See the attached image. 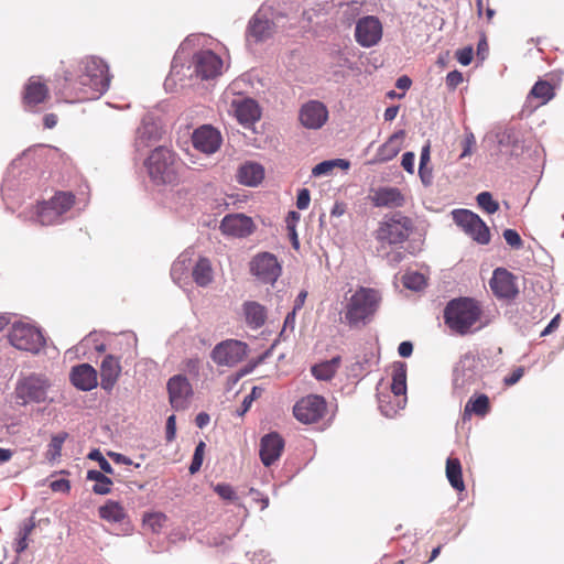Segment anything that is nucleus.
<instances>
[{
  "label": "nucleus",
  "mask_w": 564,
  "mask_h": 564,
  "mask_svg": "<svg viewBox=\"0 0 564 564\" xmlns=\"http://www.w3.org/2000/svg\"><path fill=\"white\" fill-rule=\"evenodd\" d=\"M111 76L108 65L101 58L89 56L80 59L75 70L65 72V80L78 85L87 99H98L110 85Z\"/></svg>",
  "instance_id": "f257e3e1"
},
{
  "label": "nucleus",
  "mask_w": 564,
  "mask_h": 564,
  "mask_svg": "<svg viewBox=\"0 0 564 564\" xmlns=\"http://www.w3.org/2000/svg\"><path fill=\"white\" fill-rule=\"evenodd\" d=\"M181 162L176 154L165 148H155L145 161V167L155 185H173L178 181Z\"/></svg>",
  "instance_id": "f03ea898"
},
{
  "label": "nucleus",
  "mask_w": 564,
  "mask_h": 564,
  "mask_svg": "<svg viewBox=\"0 0 564 564\" xmlns=\"http://www.w3.org/2000/svg\"><path fill=\"white\" fill-rule=\"evenodd\" d=\"M481 314L478 303L469 297L449 301L444 310L445 324L455 333L465 335L476 324Z\"/></svg>",
  "instance_id": "7ed1b4c3"
},
{
  "label": "nucleus",
  "mask_w": 564,
  "mask_h": 564,
  "mask_svg": "<svg viewBox=\"0 0 564 564\" xmlns=\"http://www.w3.org/2000/svg\"><path fill=\"white\" fill-rule=\"evenodd\" d=\"M481 378L480 360L471 352L460 357L453 370V393L459 399L478 389Z\"/></svg>",
  "instance_id": "20e7f679"
},
{
  "label": "nucleus",
  "mask_w": 564,
  "mask_h": 564,
  "mask_svg": "<svg viewBox=\"0 0 564 564\" xmlns=\"http://www.w3.org/2000/svg\"><path fill=\"white\" fill-rule=\"evenodd\" d=\"M53 382L44 373H31L17 382L15 395L21 405L30 403H52L54 399L50 395Z\"/></svg>",
  "instance_id": "39448f33"
},
{
  "label": "nucleus",
  "mask_w": 564,
  "mask_h": 564,
  "mask_svg": "<svg viewBox=\"0 0 564 564\" xmlns=\"http://www.w3.org/2000/svg\"><path fill=\"white\" fill-rule=\"evenodd\" d=\"M380 294L370 288H359L346 305L345 318L350 326H356L373 315L380 302Z\"/></svg>",
  "instance_id": "423d86ee"
},
{
  "label": "nucleus",
  "mask_w": 564,
  "mask_h": 564,
  "mask_svg": "<svg viewBox=\"0 0 564 564\" xmlns=\"http://www.w3.org/2000/svg\"><path fill=\"white\" fill-rule=\"evenodd\" d=\"M75 203L70 192H57L51 199L39 203L35 215L42 226H54L68 219V213Z\"/></svg>",
  "instance_id": "0eeeda50"
},
{
  "label": "nucleus",
  "mask_w": 564,
  "mask_h": 564,
  "mask_svg": "<svg viewBox=\"0 0 564 564\" xmlns=\"http://www.w3.org/2000/svg\"><path fill=\"white\" fill-rule=\"evenodd\" d=\"M412 229V220L401 213L386 216L377 230V239L381 243L379 251L384 249L386 243L392 246L404 242Z\"/></svg>",
  "instance_id": "6e6552de"
},
{
  "label": "nucleus",
  "mask_w": 564,
  "mask_h": 564,
  "mask_svg": "<svg viewBox=\"0 0 564 564\" xmlns=\"http://www.w3.org/2000/svg\"><path fill=\"white\" fill-rule=\"evenodd\" d=\"M10 344L19 350L39 354L45 345L42 332L24 322H14L8 333Z\"/></svg>",
  "instance_id": "1a4fd4ad"
},
{
  "label": "nucleus",
  "mask_w": 564,
  "mask_h": 564,
  "mask_svg": "<svg viewBox=\"0 0 564 564\" xmlns=\"http://www.w3.org/2000/svg\"><path fill=\"white\" fill-rule=\"evenodd\" d=\"M275 31L274 11L271 7L261 6L249 20L246 36L248 42L262 43L268 41Z\"/></svg>",
  "instance_id": "9d476101"
},
{
  "label": "nucleus",
  "mask_w": 564,
  "mask_h": 564,
  "mask_svg": "<svg viewBox=\"0 0 564 564\" xmlns=\"http://www.w3.org/2000/svg\"><path fill=\"white\" fill-rule=\"evenodd\" d=\"M188 76L202 80L213 79L221 74L223 59L213 51L205 50L195 53L191 64L186 67Z\"/></svg>",
  "instance_id": "9b49d317"
},
{
  "label": "nucleus",
  "mask_w": 564,
  "mask_h": 564,
  "mask_svg": "<svg viewBox=\"0 0 564 564\" xmlns=\"http://www.w3.org/2000/svg\"><path fill=\"white\" fill-rule=\"evenodd\" d=\"M455 224L479 245L490 241V231L484 220L468 209H455L452 213Z\"/></svg>",
  "instance_id": "f8f14e48"
},
{
  "label": "nucleus",
  "mask_w": 564,
  "mask_h": 564,
  "mask_svg": "<svg viewBox=\"0 0 564 564\" xmlns=\"http://www.w3.org/2000/svg\"><path fill=\"white\" fill-rule=\"evenodd\" d=\"M391 391L397 399V406L384 405L383 399H379V410L386 417H393L406 403V368L404 364H397L392 370Z\"/></svg>",
  "instance_id": "ddd939ff"
},
{
  "label": "nucleus",
  "mask_w": 564,
  "mask_h": 564,
  "mask_svg": "<svg viewBox=\"0 0 564 564\" xmlns=\"http://www.w3.org/2000/svg\"><path fill=\"white\" fill-rule=\"evenodd\" d=\"M246 343L236 339H226L217 344L212 350V359L218 366L234 367L247 356Z\"/></svg>",
  "instance_id": "4468645a"
},
{
  "label": "nucleus",
  "mask_w": 564,
  "mask_h": 564,
  "mask_svg": "<svg viewBox=\"0 0 564 564\" xmlns=\"http://www.w3.org/2000/svg\"><path fill=\"white\" fill-rule=\"evenodd\" d=\"M326 412V401L317 394H310L299 400L293 406V414L303 424L318 422Z\"/></svg>",
  "instance_id": "2eb2a0df"
},
{
  "label": "nucleus",
  "mask_w": 564,
  "mask_h": 564,
  "mask_svg": "<svg viewBox=\"0 0 564 564\" xmlns=\"http://www.w3.org/2000/svg\"><path fill=\"white\" fill-rule=\"evenodd\" d=\"M250 271L260 282L274 284L281 275L282 268L274 254L262 252L251 260Z\"/></svg>",
  "instance_id": "dca6fc26"
},
{
  "label": "nucleus",
  "mask_w": 564,
  "mask_h": 564,
  "mask_svg": "<svg viewBox=\"0 0 564 564\" xmlns=\"http://www.w3.org/2000/svg\"><path fill=\"white\" fill-rule=\"evenodd\" d=\"M166 388L172 408L176 411L185 410L193 395L188 379L183 375H175L169 379Z\"/></svg>",
  "instance_id": "f3484780"
},
{
  "label": "nucleus",
  "mask_w": 564,
  "mask_h": 564,
  "mask_svg": "<svg viewBox=\"0 0 564 564\" xmlns=\"http://www.w3.org/2000/svg\"><path fill=\"white\" fill-rule=\"evenodd\" d=\"M355 37L364 47L376 45L382 37V24L379 19L373 15L359 19L355 28Z\"/></svg>",
  "instance_id": "a211bd4d"
},
{
  "label": "nucleus",
  "mask_w": 564,
  "mask_h": 564,
  "mask_svg": "<svg viewBox=\"0 0 564 564\" xmlns=\"http://www.w3.org/2000/svg\"><path fill=\"white\" fill-rule=\"evenodd\" d=\"M301 123L312 130L321 129L328 119L327 107L317 100L305 102L300 110Z\"/></svg>",
  "instance_id": "6ab92c4d"
},
{
  "label": "nucleus",
  "mask_w": 564,
  "mask_h": 564,
  "mask_svg": "<svg viewBox=\"0 0 564 564\" xmlns=\"http://www.w3.org/2000/svg\"><path fill=\"white\" fill-rule=\"evenodd\" d=\"M192 142L196 150L206 153H215L221 144L220 132L209 124H204L192 134Z\"/></svg>",
  "instance_id": "aec40b11"
},
{
  "label": "nucleus",
  "mask_w": 564,
  "mask_h": 564,
  "mask_svg": "<svg viewBox=\"0 0 564 564\" xmlns=\"http://www.w3.org/2000/svg\"><path fill=\"white\" fill-rule=\"evenodd\" d=\"M490 288L495 295L501 299H514L519 293L516 276L503 268L494 271Z\"/></svg>",
  "instance_id": "412c9836"
},
{
  "label": "nucleus",
  "mask_w": 564,
  "mask_h": 564,
  "mask_svg": "<svg viewBox=\"0 0 564 564\" xmlns=\"http://www.w3.org/2000/svg\"><path fill=\"white\" fill-rule=\"evenodd\" d=\"M284 448V440L276 432L263 435L260 440L259 455L265 467L274 464L281 456Z\"/></svg>",
  "instance_id": "4be33fe9"
},
{
  "label": "nucleus",
  "mask_w": 564,
  "mask_h": 564,
  "mask_svg": "<svg viewBox=\"0 0 564 564\" xmlns=\"http://www.w3.org/2000/svg\"><path fill=\"white\" fill-rule=\"evenodd\" d=\"M69 380L80 391H90L98 386L97 371L89 364L74 366L69 373Z\"/></svg>",
  "instance_id": "5701e85b"
},
{
  "label": "nucleus",
  "mask_w": 564,
  "mask_h": 564,
  "mask_svg": "<svg viewBox=\"0 0 564 564\" xmlns=\"http://www.w3.org/2000/svg\"><path fill=\"white\" fill-rule=\"evenodd\" d=\"M252 219L243 214H230L223 218L220 230L225 235L246 237L252 232Z\"/></svg>",
  "instance_id": "b1692460"
},
{
  "label": "nucleus",
  "mask_w": 564,
  "mask_h": 564,
  "mask_svg": "<svg viewBox=\"0 0 564 564\" xmlns=\"http://www.w3.org/2000/svg\"><path fill=\"white\" fill-rule=\"evenodd\" d=\"M230 108L237 120L242 124H251L260 118L259 106L251 98L234 99Z\"/></svg>",
  "instance_id": "393cba45"
},
{
  "label": "nucleus",
  "mask_w": 564,
  "mask_h": 564,
  "mask_svg": "<svg viewBox=\"0 0 564 564\" xmlns=\"http://www.w3.org/2000/svg\"><path fill=\"white\" fill-rule=\"evenodd\" d=\"M121 373L120 361L112 355H107L100 365V386L106 391H111Z\"/></svg>",
  "instance_id": "a878e982"
},
{
  "label": "nucleus",
  "mask_w": 564,
  "mask_h": 564,
  "mask_svg": "<svg viewBox=\"0 0 564 564\" xmlns=\"http://www.w3.org/2000/svg\"><path fill=\"white\" fill-rule=\"evenodd\" d=\"M160 134L161 132L159 126L154 121L144 118L137 130V150L140 151L148 148L152 142L160 138Z\"/></svg>",
  "instance_id": "bb28decb"
},
{
  "label": "nucleus",
  "mask_w": 564,
  "mask_h": 564,
  "mask_svg": "<svg viewBox=\"0 0 564 564\" xmlns=\"http://www.w3.org/2000/svg\"><path fill=\"white\" fill-rule=\"evenodd\" d=\"M236 177L242 185L257 186L264 177V170L259 163L247 162L238 169Z\"/></svg>",
  "instance_id": "cd10ccee"
},
{
  "label": "nucleus",
  "mask_w": 564,
  "mask_h": 564,
  "mask_svg": "<svg viewBox=\"0 0 564 564\" xmlns=\"http://www.w3.org/2000/svg\"><path fill=\"white\" fill-rule=\"evenodd\" d=\"M372 202L377 207H401L404 197L397 187H381L376 191Z\"/></svg>",
  "instance_id": "c85d7f7f"
},
{
  "label": "nucleus",
  "mask_w": 564,
  "mask_h": 564,
  "mask_svg": "<svg viewBox=\"0 0 564 564\" xmlns=\"http://www.w3.org/2000/svg\"><path fill=\"white\" fill-rule=\"evenodd\" d=\"M48 95V89L44 83L32 77L25 86L24 102L28 107H34L43 102Z\"/></svg>",
  "instance_id": "c756f323"
},
{
  "label": "nucleus",
  "mask_w": 564,
  "mask_h": 564,
  "mask_svg": "<svg viewBox=\"0 0 564 564\" xmlns=\"http://www.w3.org/2000/svg\"><path fill=\"white\" fill-rule=\"evenodd\" d=\"M341 365V357L335 356L329 360L315 364L311 368L312 376L318 381L332 380Z\"/></svg>",
  "instance_id": "7c9ffc66"
},
{
  "label": "nucleus",
  "mask_w": 564,
  "mask_h": 564,
  "mask_svg": "<svg viewBox=\"0 0 564 564\" xmlns=\"http://www.w3.org/2000/svg\"><path fill=\"white\" fill-rule=\"evenodd\" d=\"M243 314L246 323L252 329L262 327L267 319V311L263 305L258 302L248 301L243 303Z\"/></svg>",
  "instance_id": "2f4dec72"
},
{
  "label": "nucleus",
  "mask_w": 564,
  "mask_h": 564,
  "mask_svg": "<svg viewBox=\"0 0 564 564\" xmlns=\"http://www.w3.org/2000/svg\"><path fill=\"white\" fill-rule=\"evenodd\" d=\"M496 139L501 148L511 149V153L520 149L521 133L513 126H506L496 133Z\"/></svg>",
  "instance_id": "473e14b6"
},
{
  "label": "nucleus",
  "mask_w": 564,
  "mask_h": 564,
  "mask_svg": "<svg viewBox=\"0 0 564 564\" xmlns=\"http://www.w3.org/2000/svg\"><path fill=\"white\" fill-rule=\"evenodd\" d=\"M192 276L198 286L209 285L214 279L210 261L207 258H199L192 270Z\"/></svg>",
  "instance_id": "72a5a7b5"
},
{
  "label": "nucleus",
  "mask_w": 564,
  "mask_h": 564,
  "mask_svg": "<svg viewBox=\"0 0 564 564\" xmlns=\"http://www.w3.org/2000/svg\"><path fill=\"white\" fill-rule=\"evenodd\" d=\"M404 135V130L394 132L389 140L379 148L378 154L380 159L383 161L393 159L401 150V142Z\"/></svg>",
  "instance_id": "f704fd0d"
},
{
  "label": "nucleus",
  "mask_w": 564,
  "mask_h": 564,
  "mask_svg": "<svg viewBox=\"0 0 564 564\" xmlns=\"http://www.w3.org/2000/svg\"><path fill=\"white\" fill-rule=\"evenodd\" d=\"M99 517L108 522L119 523L126 518L123 507L115 500H107V502L99 507Z\"/></svg>",
  "instance_id": "c9c22d12"
},
{
  "label": "nucleus",
  "mask_w": 564,
  "mask_h": 564,
  "mask_svg": "<svg viewBox=\"0 0 564 564\" xmlns=\"http://www.w3.org/2000/svg\"><path fill=\"white\" fill-rule=\"evenodd\" d=\"M446 477L451 486L458 491L465 489L462 465L458 458L448 457L446 460Z\"/></svg>",
  "instance_id": "e433bc0d"
},
{
  "label": "nucleus",
  "mask_w": 564,
  "mask_h": 564,
  "mask_svg": "<svg viewBox=\"0 0 564 564\" xmlns=\"http://www.w3.org/2000/svg\"><path fill=\"white\" fill-rule=\"evenodd\" d=\"M86 478L96 482L93 486V491L96 495H108L111 491L112 480L106 475V473L90 469L87 471Z\"/></svg>",
  "instance_id": "4c0bfd02"
},
{
  "label": "nucleus",
  "mask_w": 564,
  "mask_h": 564,
  "mask_svg": "<svg viewBox=\"0 0 564 564\" xmlns=\"http://www.w3.org/2000/svg\"><path fill=\"white\" fill-rule=\"evenodd\" d=\"M489 411V398L486 394H479L476 399L470 398L464 409V419L477 414L484 416Z\"/></svg>",
  "instance_id": "58836bf2"
},
{
  "label": "nucleus",
  "mask_w": 564,
  "mask_h": 564,
  "mask_svg": "<svg viewBox=\"0 0 564 564\" xmlns=\"http://www.w3.org/2000/svg\"><path fill=\"white\" fill-rule=\"evenodd\" d=\"M530 97L539 99L540 105H545L554 97V88L546 80H538L530 90Z\"/></svg>",
  "instance_id": "ea45409f"
},
{
  "label": "nucleus",
  "mask_w": 564,
  "mask_h": 564,
  "mask_svg": "<svg viewBox=\"0 0 564 564\" xmlns=\"http://www.w3.org/2000/svg\"><path fill=\"white\" fill-rule=\"evenodd\" d=\"M349 162L344 159H334L323 161L316 164L312 170V175L315 177L329 175L334 167H340L343 170H347L349 167Z\"/></svg>",
  "instance_id": "a19ab883"
},
{
  "label": "nucleus",
  "mask_w": 564,
  "mask_h": 564,
  "mask_svg": "<svg viewBox=\"0 0 564 564\" xmlns=\"http://www.w3.org/2000/svg\"><path fill=\"white\" fill-rule=\"evenodd\" d=\"M426 284L425 276L419 272H410L403 276V285L412 291H420Z\"/></svg>",
  "instance_id": "79ce46f5"
},
{
  "label": "nucleus",
  "mask_w": 564,
  "mask_h": 564,
  "mask_svg": "<svg viewBox=\"0 0 564 564\" xmlns=\"http://www.w3.org/2000/svg\"><path fill=\"white\" fill-rule=\"evenodd\" d=\"M478 206L488 214H495L499 209V204L492 198L491 193L481 192L476 197Z\"/></svg>",
  "instance_id": "37998d69"
},
{
  "label": "nucleus",
  "mask_w": 564,
  "mask_h": 564,
  "mask_svg": "<svg viewBox=\"0 0 564 564\" xmlns=\"http://www.w3.org/2000/svg\"><path fill=\"white\" fill-rule=\"evenodd\" d=\"M186 72H188L186 69V67H184L183 65H177L175 61H173L172 63V67H171V72H170V75L167 76L166 80H165V87H170L172 84H176L177 82L181 83V86H184V83L183 79L184 77L187 76Z\"/></svg>",
  "instance_id": "c03bdc74"
},
{
  "label": "nucleus",
  "mask_w": 564,
  "mask_h": 564,
  "mask_svg": "<svg viewBox=\"0 0 564 564\" xmlns=\"http://www.w3.org/2000/svg\"><path fill=\"white\" fill-rule=\"evenodd\" d=\"M166 521V516L163 513H149L144 517V525L151 529L152 532H159Z\"/></svg>",
  "instance_id": "a18cd8bd"
},
{
  "label": "nucleus",
  "mask_w": 564,
  "mask_h": 564,
  "mask_svg": "<svg viewBox=\"0 0 564 564\" xmlns=\"http://www.w3.org/2000/svg\"><path fill=\"white\" fill-rule=\"evenodd\" d=\"M205 446H206L205 443L203 441H200L195 447L192 463L188 468V470L192 475L197 473L202 467Z\"/></svg>",
  "instance_id": "49530a36"
},
{
  "label": "nucleus",
  "mask_w": 564,
  "mask_h": 564,
  "mask_svg": "<svg viewBox=\"0 0 564 564\" xmlns=\"http://www.w3.org/2000/svg\"><path fill=\"white\" fill-rule=\"evenodd\" d=\"M260 393L261 389L259 387H253L251 392L243 398L241 406L236 411V414L238 416H243L251 408L252 402L260 397Z\"/></svg>",
  "instance_id": "de8ad7c7"
},
{
  "label": "nucleus",
  "mask_w": 564,
  "mask_h": 564,
  "mask_svg": "<svg viewBox=\"0 0 564 564\" xmlns=\"http://www.w3.org/2000/svg\"><path fill=\"white\" fill-rule=\"evenodd\" d=\"M88 458L91 460H95L98 463L100 467V471H104L106 474H113V468L111 467L110 463L105 458V456L101 454L99 449H93L88 454Z\"/></svg>",
  "instance_id": "09e8293b"
},
{
  "label": "nucleus",
  "mask_w": 564,
  "mask_h": 564,
  "mask_svg": "<svg viewBox=\"0 0 564 564\" xmlns=\"http://www.w3.org/2000/svg\"><path fill=\"white\" fill-rule=\"evenodd\" d=\"M215 492L224 500L232 501L237 498L235 490L230 485L227 484H217L214 488Z\"/></svg>",
  "instance_id": "8fccbe9b"
},
{
  "label": "nucleus",
  "mask_w": 564,
  "mask_h": 564,
  "mask_svg": "<svg viewBox=\"0 0 564 564\" xmlns=\"http://www.w3.org/2000/svg\"><path fill=\"white\" fill-rule=\"evenodd\" d=\"M503 238L506 240V242L511 246L512 248L514 249H520L522 248V239L520 237V235L514 230V229H506L503 231Z\"/></svg>",
  "instance_id": "3c124183"
},
{
  "label": "nucleus",
  "mask_w": 564,
  "mask_h": 564,
  "mask_svg": "<svg viewBox=\"0 0 564 564\" xmlns=\"http://www.w3.org/2000/svg\"><path fill=\"white\" fill-rule=\"evenodd\" d=\"M66 437L67 433H59L52 437L50 443V452H52L53 457L61 455V449Z\"/></svg>",
  "instance_id": "603ef678"
},
{
  "label": "nucleus",
  "mask_w": 564,
  "mask_h": 564,
  "mask_svg": "<svg viewBox=\"0 0 564 564\" xmlns=\"http://www.w3.org/2000/svg\"><path fill=\"white\" fill-rule=\"evenodd\" d=\"M463 151L459 155V159H464L469 156L473 153V149L476 144V139L473 132H466L465 138L463 140Z\"/></svg>",
  "instance_id": "864d4df0"
},
{
  "label": "nucleus",
  "mask_w": 564,
  "mask_h": 564,
  "mask_svg": "<svg viewBox=\"0 0 564 564\" xmlns=\"http://www.w3.org/2000/svg\"><path fill=\"white\" fill-rule=\"evenodd\" d=\"M252 564H275L270 554L263 550L257 551L251 557Z\"/></svg>",
  "instance_id": "5fc2aeb1"
},
{
  "label": "nucleus",
  "mask_w": 564,
  "mask_h": 564,
  "mask_svg": "<svg viewBox=\"0 0 564 564\" xmlns=\"http://www.w3.org/2000/svg\"><path fill=\"white\" fill-rule=\"evenodd\" d=\"M456 58L462 65H469L473 61V47L467 46L462 50H458L456 52Z\"/></svg>",
  "instance_id": "6e6d98bb"
},
{
  "label": "nucleus",
  "mask_w": 564,
  "mask_h": 564,
  "mask_svg": "<svg viewBox=\"0 0 564 564\" xmlns=\"http://www.w3.org/2000/svg\"><path fill=\"white\" fill-rule=\"evenodd\" d=\"M311 202V194L307 188H301L297 193L296 207L301 210L306 209Z\"/></svg>",
  "instance_id": "4d7b16f0"
},
{
  "label": "nucleus",
  "mask_w": 564,
  "mask_h": 564,
  "mask_svg": "<svg viewBox=\"0 0 564 564\" xmlns=\"http://www.w3.org/2000/svg\"><path fill=\"white\" fill-rule=\"evenodd\" d=\"M419 176L424 186H430L433 182V169L429 165L419 166Z\"/></svg>",
  "instance_id": "13d9d810"
},
{
  "label": "nucleus",
  "mask_w": 564,
  "mask_h": 564,
  "mask_svg": "<svg viewBox=\"0 0 564 564\" xmlns=\"http://www.w3.org/2000/svg\"><path fill=\"white\" fill-rule=\"evenodd\" d=\"M415 155L413 152H405L402 155L401 165L410 174L414 173Z\"/></svg>",
  "instance_id": "bf43d9fd"
},
{
  "label": "nucleus",
  "mask_w": 564,
  "mask_h": 564,
  "mask_svg": "<svg viewBox=\"0 0 564 564\" xmlns=\"http://www.w3.org/2000/svg\"><path fill=\"white\" fill-rule=\"evenodd\" d=\"M463 83V75L458 70H452L446 75V85L455 89L459 84Z\"/></svg>",
  "instance_id": "052dcab7"
},
{
  "label": "nucleus",
  "mask_w": 564,
  "mask_h": 564,
  "mask_svg": "<svg viewBox=\"0 0 564 564\" xmlns=\"http://www.w3.org/2000/svg\"><path fill=\"white\" fill-rule=\"evenodd\" d=\"M384 257L391 265H395L404 259V253H403V251L395 249V250L387 251L384 253Z\"/></svg>",
  "instance_id": "680f3d73"
},
{
  "label": "nucleus",
  "mask_w": 564,
  "mask_h": 564,
  "mask_svg": "<svg viewBox=\"0 0 564 564\" xmlns=\"http://www.w3.org/2000/svg\"><path fill=\"white\" fill-rule=\"evenodd\" d=\"M523 373H524V369L522 367H518L509 376H507L503 379L505 384L506 386L516 384L523 377Z\"/></svg>",
  "instance_id": "e2e57ef3"
},
{
  "label": "nucleus",
  "mask_w": 564,
  "mask_h": 564,
  "mask_svg": "<svg viewBox=\"0 0 564 564\" xmlns=\"http://www.w3.org/2000/svg\"><path fill=\"white\" fill-rule=\"evenodd\" d=\"M51 489L55 492H68L70 489V484L67 479H57L51 482Z\"/></svg>",
  "instance_id": "0e129e2a"
},
{
  "label": "nucleus",
  "mask_w": 564,
  "mask_h": 564,
  "mask_svg": "<svg viewBox=\"0 0 564 564\" xmlns=\"http://www.w3.org/2000/svg\"><path fill=\"white\" fill-rule=\"evenodd\" d=\"M187 261H189L188 254L187 253L181 254L172 265V269H171L172 275L174 276L176 274V272L185 269Z\"/></svg>",
  "instance_id": "69168bd1"
},
{
  "label": "nucleus",
  "mask_w": 564,
  "mask_h": 564,
  "mask_svg": "<svg viewBox=\"0 0 564 564\" xmlns=\"http://www.w3.org/2000/svg\"><path fill=\"white\" fill-rule=\"evenodd\" d=\"M176 433L175 415H170L166 420V440L173 441Z\"/></svg>",
  "instance_id": "338daca9"
},
{
  "label": "nucleus",
  "mask_w": 564,
  "mask_h": 564,
  "mask_svg": "<svg viewBox=\"0 0 564 564\" xmlns=\"http://www.w3.org/2000/svg\"><path fill=\"white\" fill-rule=\"evenodd\" d=\"M398 352L401 357L403 358H408L412 355L413 352V345L411 341H402L399 347H398Z\"/></svg>",
  "instance_id": "774afa93"
}]
</instances>
